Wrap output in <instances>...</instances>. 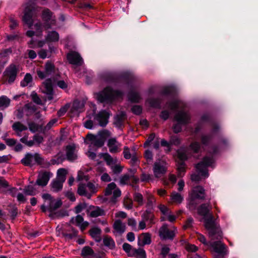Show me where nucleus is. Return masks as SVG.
I'll use <instances>...</instances> for the list:
<instances>
[{
	"label": "nucleus",
	"instance_id": "5fc2aeb1",
	"mask_svg": "<svg viewBox=\"0 0 258 258\" xmlns=\"http://www.w3.org/2000/svg\"><path fill=\"white\" fill-rule=\"evenodd\" d=\"M101 157L106 162L107 165L111 166L113 163V158L108 153L101 154Z\"/></svg>",
	"mask_w": 258,
	"mask_h": 258
},
{
	"label": "nucleus",
	"instance_id": "09e8293b",
	"mask_svg": "<svg viewBox=\"0 0 258 258\" xmlns=\"http://www.w3.org/2000/svg\"><path fill=\"white\" fill-rule=\"evenodd\" d=\"M32 77L30 74L27 73L23 80L21 82V86L24 87L28 85L29 83L32 82Z\"/></svg>",
	"mask_w": 258,
	"mask_h": 258
},
{
	"label": "nucleus",
	"instance_id": "ea45409f",
	"mask_svg": "<svg viewBox=\"0 0 258 258\" xmlns=\"http://www.w3.org/2000/svg\"><path fill=\"white\" fill-rule=\"evenodd\" d=\"M84 107V104L83 102L76 100L73 102L72 105V110L78 112H81Z\"/></svg>",
	"mask_w": 258,
	"mask_h": 258
},
{
	"label": "nucleus",
	"instance_id": "58836bf2",
	"mask_svg": "<svg viewBox=\"0 0 258 258\" xmlns=\"http://www.w3.org/2000/svg\"><path fill=\"white\" fill-rule=\"evenodd\" d=\"M127 96L128 100L130 101L135 103L139 102L141 99L139 94L138 92L133 91H130L128 93Z\"/></svg>",
	"mask_w": 258,
	"mask_h": 258
},
{
	"label": "nucleus",
	"instance_id": "72a5a7b5",
	"mask_svg": "<svg viewBox=\"0 0 258 258\" xmlns=\"http://www.w3.org/2000/svg\"><path fill=\"white\" fill-rule=\"evenodd\" d=\"M94 253L93 250L89 246H85L81 251V255L83 258H90Z\"/></svg>",
	"mask_w": 258,
	"mask_h": 258
},
{
	"label": "nucleus",
	"instance_id": "052dcab7",
	"mask_svg": "<svg viewBox=\"0 0 258 258\" xmlns=\"http://www.w3.org/2000/svg\"><path fill=\"white\" fill-rule=\"evenodd\" d=\"M185 249L188 252H196L198 247L194 244L188 243L185 245Z\"/></svg>",
	"mask_w": 258,
	"mask_h": 258
},
{
	"label": "nucleus",
	"instance_id": "bf43d9fd",
	"mask_svg": "<svg viewBox=\"0 0 258 258\" xmlns=\"http://www.w3.org/2000/svg\"><path fill=\"white\" fill-rule=\"evenodd\" d=\"M122 166L118 164H116L114 165L112 164L111 166V169L114 174H118L120 173L122 170Z\"/></svg>",
	"mask_w": 258,
	"mask_h": 258
},
{
	"label": "nucleus",
	"instance_id": "423d86ee",
	"mask_svg": "<svg viewBox=\"0 0 258 258\" xmlns=\"http://www.w3.org/2000/svg\"><path fill=\"white\" fill-rule=\"evenodd\" d=\"M110 135V132L107 130L100 131L96 135L88 134L86 137L85 142L87 144L93 145H103Z\"/></svg>",
	"mask_w": 258,
	"mask_h": 258
},
{
	"label": "nucleus",
	"instance_id": "8fccbe9b",
	"mask_svg": "<svg viewBox=\"0 0 258 258\" xmlns=\"http://www.w3.org/2000/svg\"><path fill=\"white\" fill-rule=\"evenodd\" d=\"M43 141V137L39 134H36L33 137V141L29 142L27 145H32L33 144H40Z\"/></svg>",
	"mask_w": 258,
	"mask_h": 258
},
{
	"label": "nucleus",
	"instance_id": "c85d7f7f",
	"mask_svg": "<svg viewBox=\"0 0 258 258\" xmlns=\"http://www.w3.org/2000/svg\"><path fill=\"white\" fill-rule=\"evenodd\" d=\"M52 13L48 9H45L42 12V19L44 21L48 22L51 20V24H55V20L52 19Z\"/></svg>",
	"mask_w": 258,
	"mask_h": 258
},
{
	"label": "nucleus",
	"instance_id": "6ab92c4d",
	"mask_svg": "<svg viewBox=\"0 0 258 258\" xmlns=\"http://www.w3.org/2000/svg\"><path fill=\"white\" fill-rule=\"evenodd\" d=\"M220 240L218 239V240L214 242L210 241L209 246L211 247L215 252L218 254H225L226 251V246Z\"/></svg>",
	"mask_w": 258,
	"mask_h": 258
},
{
	"label": "nucleus",
	"instance_id": "e433bc0d",
	"mask_svg": "<svg viewBox=\"0 0 258 258\" xmlns=\"http://www.w3.org/2000/svg\"><path fill=\"white\" fill-rule=\"evenodd\" d=\"M21 163L25 166H32L34 164L33 155L31 154H27L25 157L21 160Z\"/></svg>",
	"mask_w": 258,
	"mask_h": 258
},
{
	"label": "nucleus",
	"instance_id": "ddd939ff",
	"mask_svg": "<svg viewBox=\"0 0 258 258\" xmlns=\"http://www.w3.org/2000/svg\"><path fill=\"white\" fill-rule=\"evenodd\" d=\"M167 164L163 161L159 160L154 163L153 172L154 175L157 178L162 177L167 171Z\"/></svg>",
	"mask_w": 258,
	"mask_h": 258
},
{
	"label": "nucleus",
	"instance_id": "0eeeda50",
	"mask_svg": "<svg viewBox=\"0 0 258 258\" xmlns=\"http://www.w3.org/2000/svg\"><path fill=\"white\" fill-rule=\"evenodd\" d=\"M67 173L68 171L64 168H60L57 170L56 178L53 179L50 184L53 191L58 192L62 189Z\"/></svg>",
	"mask_w": 258,
	"mask_h": 258
},
{
	"label": "nucleus",
	"instance_id": "412c9836",
	"mask_svg": "<svg viewBox=\"0 0 258 258\" xmlns=\"http://www.w3.org/2000/svg\"><path fill=\"white\" fill-rule=\"evenodd\" d=\"M50 174V173L47 171L39 173L36 180V183L39 186H46L49 180Z\"/></svg>",
	"mask_w": 258,
	"mask_h": 258
},
{
	"label": "nucleus",
	"instance_id": "c9c22d12",
	"mask_svg": "<svg viewBox=\"0 0 258 258\" xmlns=\"http://www.w3.org/2000/svg\"><path fill=\"white\" fill-rule=\"evenodd\" d=\"M133 252L130 254V256H136L137 258H146L145 250L143 248H135Z\"/></svg>",
	"mask_w": 258,
	"mask_h": 258
},
{
	"label": "nucleus",
	"instance_id": "473e14b6",
	"mask_svg": "<svg viewBox=\"0 0 258 258\" xmlns=\"http://www.w3.org/2000/svg\"><path fill=\"white\" fill-rule=\"evenodd\" d=\"M159 139L155 138V134L152 133L149 135L144 145H151V144H153V145H159Z\"/></svg>",
	"mask_w": 258,
	"mask_h": 258
},
{
	"label": "nucleus",
	"instance_id": "f8f14e48",
	"mask_svg": "<svg viewBox=\"0 0 258 258\" xmlns=\"http://www.w3.org/2000/svg\"><path fill=\"white\" fill-rule=\"evenodd\" d=\"M60 234L66 240H71L78 235V231L70 224H64L60 230Z\"/></svg>",
	"mask_w": 258,
	"mask_h": 258
},
{
	"label": "nucleus",
	"instance_id": "a878e982",
	"mask_svg": "<svg viewBox=\"0 0 258 258\" xmlns=\"http://www.w3.org/2000/svg\"><path fill=\"white\" fill-rule=\"evenodd\" d=\"M151 242V235L148 233H143L139 237L138 244L139 245L150 244Z\"/></svg>",
	"mask_w": 258,
	"mask_h": 258
},
{
	"label": "nucleus",
	"instance_id": "bb28decb",
	"mask_svg": "<svg viewBox=\"0 0 258 258\" xmlns=\"http://www.w3.org/2000/svg\"><path fill=\"white\" fill-rule=\"evenodd\" d=\"M91 237L97 242H100L101 240L100 236L101 230L96 227L92 228L89 231Z\"/></svg>",
	"mask_w": 258,
	"mask_h": 258
},
{
	"label": "nucleus",
	"instance_id": "c756f323",
	"mask_svg": "<svg viewBox=\"0 0 258 258\" xmlns=\"http://www.w3.org/2000/svg\"><path fill=\"white\" fill-rule=\"evenodd\" d=\"M67 158L68 160L73 161L77 158L75 153V146H66Z\"/></svg>",
	"mask_w": 258,
	"mask_h": 258
},
{
	"label": "nucleus",
	"instance_id": "4d7b16f0",
	"mask_svg": "<svg viewBox=\"0 0 258 258\" xmlns=\"http://www.w3.org/2000/svg\"><path fill=\"white\" fill-rule=\"evenodd\" d=\"M77 192L80 196H87V191L86 190L85 185L84 184H79Z\"/></svg>",
	"mask_w": 258,
	"mask_h": 258
},
{
	"label": "nucleus",
	"instance_id": "37998d69",
	"mask_svg": "<svg viewBox=\"0 0 258 258\" xmlns=\"http://www.w3.org/2000/svg\"><path fill=\"white\" fill-rule=\"evenodd\" d=\"M105 215L104 211L98 207H96L94 209L92 210L90 213L91 217L95 218L98 216Z\"/></svg>",
	"mask_w": 258,
	"mask_h": 258
},
{
	"label": "nucleus",
	"instance_id": "2eb2a0df",
	"mask_svg": "<svg viewBox=\"0 0 258 258\" xmlns=\"http://www.w3.org/2000/svg\"><path fill=\"white\" fill-rule=\"evenodd\" d=\"M34 10V7L31 5L26 6L24 10L23 21L28 25L29 28H31L33 24L32 17Z\"/></svg>",
	"mask_w": 258,
	"mask_h": 258
},
{
	"label": "nucleus",
	"instance_id": "39448f33",
	"mask_svg": "<svg viewBox=\"0 0 258 258\" xmlns=\"http://www.w3.org/2000/svg\"><path fill=\"white\" fill-rule=\"evenodd\" d=\"M122 92L118 90H114L110 87L105 88L98 94V100L101 103H111L115 99L121 97Z\"/></svg>",
	"mask_w": 258,
	"mask_h": 258
},
{
	"label": "nucleus",
	"instance_id": "13d9d810",
	"mask_svg": "<svg viewBox=\"0 0 258 258\" xmlns=\"http://www.w3.org/2000/svg\"><path fill=\"white\" fill-rule=\"evenodd\" d=\"M97 149H92L90 148L89 150L86 153L88 157L90 158L91 159L94 160L96 157V152Z\"/></svg>",
	"mask_w": 258,
	"mask_h": 258
},
{
	"label": "nucleus",
	"instance_id": "aec40b11",
	"mask_svg": "<svg viewBox=\"0 0 258 258\" xmlns=\"http://www.w3.org/2000/svg\"><path fill=\"white\" fill-rule=\"evenodd\" d=\"M191 201L196 199L204 200L206 197L205 190L201 186H197L192 190L190 195Z\"/></svg>",
	"mask_w": 258,
	"mask_h": 258
},
{
	"label": "nucleus",
	"instance_id": "20e7f679",
	"mask_svg": "<svg viewBox=\"0 0 258 258\" xmlns=\"http://www.w3.org/2000/svg\"><path fill=\"white\" fill-rule=\"evenodd\" d=\"M205 226L209 231V236L211 240L221 239L222 237L221 230L217 226L214 216L212 214L205 219Z\"/></svg>",
	"mask_w": 258,
	"mask_h": 258
},
{
	"label": "nucleus",
	"instance_id": "774afa93",
	"mask_svg": "<svg viewBox=\"0 0 258 258\" xmlns=\"http://www.w3.org/2000/svg\"><path fill=\"white\" fill-rule=\"evenodd\" d=\"M132 111L134 114L139 115L142 112V108L139 105H134L132 108Z\"/></svg>",
	"mask_w": 258,
	"mask_h": 258
},
{
	"label": "nucleus",
	"instance_id": "0e129e2a",
	"mask_svg": "<svg viewBox=\"0 0 258 258\" xmlns=\"http://www.w3.org/2000/svg\"><path fill=\"white\" fill-rule=\"evenodd\" d=\"M68 137V133L65 132L64 129H62L60 131V135L59 137L60 143H62V142L64 141L67 139Z\"/></svg>",
	"mask_w": 258,
	"mask_h": 258
},
{
	"label": "nucleus",
	"instance_id": "680f3d73",
	"mask_svg": "<svg viewBox=\"0 0 258 258\" xmlns=\"http://www.w3.org/2000/svg\"><path fill=\"white\" fill-rule=\"evenodd\" d=\"M170 251V248L166 245L163 246L161 250L160 254L162 258H165Z\"/></svg>",
	"mask_w": 258,
	"mask_h": 258
},
{
	"label": "nucleus",
	"instance_id": "a19ab883",
	"mask_svg": "<svg viewBox=\"0 0 258 258\" xmlns=\"http://www.w3.org/2000/svg\"><path fill=\"white\" fill-rule=\"evenodd\" d=\"M171 200L173 203L180 204L183 201V197L182 196L175 191L172 192L170 196Z\"/></svg>",
	"mask_w": 258,
	"mask_h": 258
},
{
	"label": "nucleus",
	"instance_id": "9b49d317",
	"mask_svg": "<svg viewBox=\"0 0 258 258\" xmlns=\"http://www.w3.org/2000/svg\"><path fill=\"white\" fill-rule=\"evenodd\" d=\"M18 72V66L13 63L11 64L4 73L5 79L9 84L13 83L16 79Z\"/></svg>",
	"mask_w": 258,
	"mask_h": 258
},
{
	"label": "nucleus",
	"instance_id": "f03ea898",
	"mask_svg": "<svg viewBox=\"0 0 258 258\" xmlns=\"http://www.w3.org/2000/svg\"><path fill=\"white\" fill-rule=\"evenodd\" d=\"M186 147H182L176 151L177 157L179 160L177 161V169L178 175L180 177L183 176L186 171L184 161L191 156L198 158L200 157L198 153L202 150V146H186Z\"/></svg>",
	"mask_w": 258,
	"mask_h": 258
},
{
	"label": "nucleus",
	"instance_id": "603ef678",
	"mask_svg": "<svg viewBox=\"0 0 258 258\" xmlns=\"http://www.w3.org/2000/svg\"><path fill=\"white\" fill-rule=\"evenodd\" d=\"M123 206L125 209L131 210L133 208V202L132 199L125 197L123 200Z\"/></svg>",
	"mask_w": 258,
	"mask_h": 258
},
{
	"label": "nucleus",
	"instance_id": "a18cd8bd",
	"mask_svg": "<svg viewBox=\"0 0 258 258\" xmlns=\"http://www.w3.org/2000/svg\"><path fill=\"white\" fill-rule=\"evenodd\" d=\"M133 198L135 202H137L139 206L144 204V198L143 195L139 192H135L133 194Z\"/></svg>",
	"mask_w": 258,
	"mask_h": 258
},
{
	"label": "nucleus",
	"instance_id": "e2e57ef3",
	"mask_svg": "<svg viewBox=\"0 0 258 258\" xmlns=\"http://www.w3.org/2000/svg\"><path fill=\"white\" fill-rule=\"evenodd\" d=\"M12 52V50L11 48L3 49L0 51V56L2 57H7L11 54Z\"/></svg>",
	"mask_w": 258,
	"mask_h": 258
},
{
	"label": "nucleus",
	"instance_id": "4be33fe9",
	"mask_svg": "<svg viewBox=\"0 0 258 258\" xmlns=\"http://www.w3.org/2000/svg\"><path fill=\"white\" fill-rule=\"evenodd\" d=\"M211 209L212 206L210 203L202 204L198 208V213L200 215L206 217Z\"/></svg>",
	"mask_w": 258,
	"mask_h": 258
},
{
	"label": "nucleus",
	"instance_id": "864d4df0",
	"mask_svg": "<svg viewBox=\"0 0 258 258\" xmlns=\"http://www.w3.org/2000/svg\"><path fill=\"white\" fill-rule=\"evenodd\" d=\"M122 248L123 250L127 253L128 255L130 256V254H132L135 249L131 245L127 243H124L122 245Z\"/></svg>",
	"mask_w": 258,
	"mask_h": 258
},
{
	"label": "nucleus",
	"instance_id": "5701e85b",
	"mask_svg": "<svg viewBox=\"0 0 258 258\" xmlns=\"http://www.w3.org/2000/svg\"><path fill=\"white\" fill-rule=\"evenodd\" d=\"M113 228L115 230L114 233L121 235L125 231L126 226L120 220H116L113 223Z\"/></svg>",
	"mask_w": 258,
	"mask_h": 258
},
{
	"label": "nucleus",
	"instance_id": "7c9ffc66",
	"mask_svg": "<svg viewBox=\"0 0 258 258\" xmlns=\"http://www.w3.org/2000/svg\"><path fill=\"white\" fill-rule=\"evenodd\" d=\"M12 128L18 135L23 131L27 130V126L24 125L20 121H17L12 125Z\"/></svg>",
	"mask_w": 258,
	"mask_h": 258
},
{
	"label": "nucleus",
	"instance_id": "4468645a",
	"mask_svg": "<svg viewBox=\"0 0 258 258\" xmlns=\"http://www.w3.org/2000/svg\"><path fill=\"white\" fill-rule=\"evenodd\" d=\"M181 109L175 114L174 119L179 123L186 124L190 121V115L188 111Z\"/></svg>",
	"mask_w": 258,
	"mask_h": 258
},
{
	"label": "nucleus",
	"instance_id": "7ed1b4c3",
	"mask_svg": "<svg viewBox=\"0 0 258 258\" xmlns=\"http://www.w3.org/2000/svg\"><path fill=\"white\" fill-rule=\"evenodd\" d=\"M42 198L44 200V204L41 206L40 209L43 213L48 211L50 217L52 216L53 212L60 208L62 204L61 200H55L49 194H43Z\"/></svg>",
	"mask_w": 258,
	"mask_h": 258
},
{
	"label": "nucleus",
	"instance_id": "b1692460",
	"mask_svg": "<svg viewBox=\"0 0 258 258\" xmlns=\"http://www.w3.org/2000/svg\"><path fill=\"white\" fill-rule=\"evenodd\" d=\"M169 108L172 110H176L178 108L184 109L185 104L180 100H174L166 103Z\"/></svg>",
	"mask_w": 258,
	"mask_h": 258
},
{
	"label": "nucleus",
	"instance_id": "f257e3e1",
	"mask_svg": "<svg viewBox=\"0 0 258 258\" xmlns=\"http://www.w3.org/2000/svg\"><path fill=\"white\" fill-rule=\"evenodd\" d=\"M209 154L205 156L202 160L196 165V168L198 173L191 175L190 179L192 181L198 182L202 179L209 176V167L212 166L214 163V155L218 150V146H207Z\"/></svg>",
	"mask_w": 258,
	"mask_h": 258
},
{
	"label": "nucleus",
	"instance_id": "69168bd1",
	"mask_svg": "<svg viewBox=\"0 0 258 258\" xmlns=\"http://www.w3.org/2000/svg\"><path fill=\"white\" fill-rule=\"evenodd\" d=\"M28 126L29 130L32 132H35L39 129V125L34 122H29Z\"/></svg>",
	"mask_w": 258,
	"mask_h": 258
},
{
	"label": "nucleus",
	"instance_id": "9d476101",
	"mask_svg": "<svg viewBox=\"0 0 258 258\" xmlns=\"http://www.w3.org/2000/svg\"><path fill=\"white\" fill-rule=\"evenodd\" d=\"M58 69H56L54 63L51 61H47L44 65V71L37 70V75L38 77L43 79L50 75L56 74Z\"/></svg>",
	"mask_w": 258,
	"mask_h": 258
},
{
	"label": "nucleus",
	"instance_id": "49530a36",
	"mask_svg": "<svg viewBox=\"0 0 258 258\" xmlns=\"http://www.w3.org/2000/svg\"><path fill=\"white\" fill-rule=\"evenodd\" d=\"M10 99L6 96L0 97V108L3 109L8 107L10 103Z\"/></svg>",
	"mask_w": 258,
	"mask_h": 258
},
{
	"label": "nucleus",
	"instance_id": "338daca9",
	"mask_svg": "<svg viewBox=\"0 0 258 258\" xmlns=\"http://www.w3.org/2000/svg\"><path fill=\"white\" fill-rule=\"evenodd\" d=\"M113 197L111 201L114 202L115 200L119 197L121 196V191L119 188L116 187L115 189L113 191Z\"/></svg>",
	"mask_w": 258,
	"mask_h": 258
},
{
	"label": "nucleus",
	"instance_id": "1a4fd4ad",
	"mask_svg": "<svg viewBox=\"0 0 258 258\" xmlns=\"http://www.w3.org/2000/svg\"><path fill=\"white\" fill-rule=\"evenodd\" d=\"M176 233V228L173 227L172 229H169L168 225L166 224H163L159 231V236L162 240H173Z\"/></svg>",
	"mask_w": 258,
	"mask_h": 258
},
{
	"label": "nucleus",
	"instance_id": "393cba45",
	"mask_svg": "<svg viewBox=\"0 0 258 258\" xmlns=\"http://www.w3.org/2000/svg\"><path fill=\"white\" fill-rule=\"evenodd\" d=\"M145 198L146 200V207L149 209H153L156 204L155 197L151 193L146 191Z\"/></svg>",
	"mask_w": 258,
	"mask_h": 258
},
{
	"label": "nucleus",
	"instance_id": "79ce46f5",
	"mask_svg": "<svg viewBox=\"0 0 258 258\" xmlns=\"http://www.w3.org/2000/svg\"><path fill=\"white\" fill-rule=\"evenodd\" d=\"M103 243L106 246L109 247L110 249H113L115 247V244L113 239L107 235L105 236L103 238Z\"/></svg>",
	"mask_w": 258,
	"mask_h": 258
},
{
	"label": "nucleus",
	"instance_id": "6e6552de",
	"mask_svg": "<svg viewBox=\"0 0 258 258\" xmlns=\"http://www.w3.org/2000/svg\"><path fill=\"white\" fill-rule=\"evenodd\" d=\"M136 171V169H130L129 172L131 173V175L125 174L121 175L119 178L120 184H130L135 190L138 189L139 185H137V183L139 181V178L138 176L135 175Z\"/></svg>",
	"mask_w": 258,
	"mask_h": 258
},
{
	"label": "nucleus",
	"instance_id": "4c0bfd02",
	"mask_svg": "<svg viewBox=\"0 0 258 258\" xmlns=\"http://www.w3.org/2000/svg\"><path fill=\"white\" fill-rule=\"evenodd\" d=\"M147 103L151 106L154 108H160L161 100L159 98H151L147 100Z\"/></svg>",
	"mask_w": 258,
	"mask_h": 258
},
{
	"label": "nucleus",
	"instance_id": "f3484780",
	"mask_svg": "<svg viewBox=\"0 0 258 258\" xmlns=\"http://www.w3.org/2000/svg\"><path fill=\"white\" fill-rule=\"evenodd\" d=\"M109 116L108 112L106 110H101L95 115L94 120L98 123L99 125L104 127L108 123Z\"/></svg>",
	"mask_w": 258,
	"mask_h": 258
},
{
	"label": "nucleus",
	"instance_id": "c03bdc74",
	"mask_svg": "<svg viewBox=\"0 0 258 258\" xmlns=\"http://www.w3.org/2000/svg\"><path fill=\"white\" fill-rule=\"evenodd\" d=\"M154 216L153 213L150 210H146L142 215V219L145 221H150L151 223L152 222Z\"/></svg>",
	"mask_w": 258,
	"mask_h": 258
},
{
	"label": "nucleus",
	"instance_id": "cd10ccee",
	"mask_svg": "<svg viewBox=\"0 0 258 258\" xmlns=\"http://www.w3.org/2000/svg\"><path fill=\"white\" fill-rule=\"evenodd\" d=\"M126 118V114L124 112H120L114 117V124L117 127H121L123 124Z\"/></svg>",
	"mask_w": 258,
	"mask_h": 258
},
{
	"label": "nucleus",
	"instance_id": "2f4dec72",
	"mask_svg": "<svg viewBox=\"0 0 258 258\" xmlns=\"http://www.w3.org/2000/svg\"><path fill=\"white\" fill-rule=\"evenodd\" d=\"M137 154L134 147L129 148L125 147L124 149L123 154L124 158L130 159L132 156Z\"/></svg>",
	"mask_w": 258,
	"mask_h": 258
},
{
	"label": "nucleus",
	"instance_id": "dca6fc26",
	"mask_svg": "<svg viewBox=\"0 0 258 258\" xmlns=\"http://www.w3.org/2000/svg\"><path fill=\"white\" fill-rule=\"evenodd\" d=\"M67 58L70 64L81 66L83 63V60L80 54L76 51H70L67 54Z\"/></svg>",
	"mask_w": 258,
	"mask_h": 258
},
{
	"label": "nucleus",
	"instance_id": "3c124183",
	"mask_svg": "<svg viewBox=\"0 0 258 258\" xmlns=\"http://www.w3.org/2000/svg\"><path fill=\"white\" fill-rule=\"evenodd\" d=\"M24 192L25 195L28 196H34L36 195L35 188L32 185H28L24 189Z\"/></svg>",
	"mask_w": 258,
	"mask_h": 258
},
{
	"label": "nucleus",
	"instance_id": "f704fd0d",
	"mask_svg": "<svg viewBox=\"0 0 258 258\" xmlns=\"http://www.w3.org/2000/svg\"><path fill=\"white\" fill-rule=\"evenodd\" d=\"M59 40V34L55 31L48 32V34L46 37V40L48 42H56Z\"/></svg>",
	"mask_w": 258,
	"mask_h": 258
},
{
	"label": "nucleus",
	"instance_id": "6e6d98bb",
	"mask_svg": "<svg viewBox=\"0 0 258 258\" xmlns=\"http://www.w3.org/2000/svg\"><path fill=\"white\" fill-rule=\"evenodd\" d=\"M31 97L33 101L35 103L39 105L42 104V101L41 99L39 98L38 94L35 92H32Z\"/></svg>",
	"mask_w": 258,
	"mask_h": 258
},
{
	"label": "nucleus",
	"instance_id": "a211bd4d",
	"mask_svg": "<svg viewBox=\"0 0 258 258\" xmlns=\"http://www.w3.org/2000/svg\"><path fill=\"white\" fill-rule=\"evenodd\" d=\"M43 93L47 95V98L48 100H51L53 99L54 91L52 87V83L51 79H47L43 82Z\"/></svg>",
	"mask_w": 258,
	"mask_h": 258
},
{
	"label": "nucleus",
	"instance_id": "de8ad7c7",
	"mask_svg": "<svg viewBox=\"0 0 258 258\" xmlns=\"http://www.w3.org/2000/svg\"><path fill=\"white\" fill-rule=\"evenodd\" d=\"M116 187V185L114 182H111L108 184L104 190L105 196H108L111 195Z\"/></svg>",
	"mask_w": 258,
	"mask_h": 258
}]
</instances>
